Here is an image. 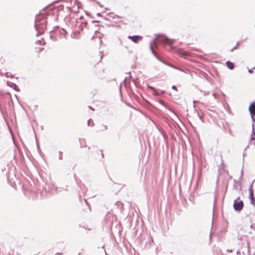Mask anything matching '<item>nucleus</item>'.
<instances>
[{"instance_id": "1", "label": "nucleus", "mask_w": 255, "mask_h": 255, "mask_svg": "<svg viewBox=\"0 0 255 255\" xmlns=\"http://www.w3.org/2000/svg\"><path fill=\"white\" fill-rule=\"evenodd\" d=\"M157 42H161L163 44H171L172 42L171 40L167 38L164 35H158L155 40Z\"/></svg>"}, {"instance_id": "11", "label": "nucleus", "mask_w": 255, "mask_h": 255, "mask_svg": "<svg viewBox=\"0 0 255 255\" xmlns=\"http://www.w3.org/2000/svg\"><path fill=\"white\" fill-rule=\"evenodd\" d=\"M239 44L236 43V45L233 47H230V50L232 52L234 50L237 49Z\"/></svg>"}, {"instance_id": "5", "label": "nucleus", "mask_w": 255, "mask_h": 255, "mask_svg": "<svg viewBox=\"0 0 255 255\" xmlns=\"http://www.w3.org/2000/svg\"><path fill=\"white\" fill-rule=\"evenodd\" d=\"M249 197L251 204H252L254 207H255V198L254 197V192L252 190H251L250 192Z\"/></svg>"}, {"instance_id": "13", "label": "nucleus", "mask_w": 255, "mask_h": 255, "mask_svg": "<svg viewBox=\"0 0 255 255\" xmlns=\"http://www.w3.org/2000/svg\"><path fill=\"white\" fill-rule=\"evenodd\" d=\"M44 50V48H41L40 49V50L39 51V52H38L39 53L41 51H42V50Z\"/></svg>"}, {"instance_id": "12", "label": "nucleus", "mask_w": 255, "mask_h": 255, "mask_svg": "<svg viewBox=\"0 0 255 255\" xmlns=\"http://www.w3.org/2000/svg\"><path fill=\"white\" fill-rule=\"evenodd\" d=\"M172 89H173V90H175V91H177V87H176V86H174H174H173L172 87Z\"/></svg>"}, {"instance_id": "7", "label": "nucleus", "mask_w": 255, "mask_h": 255, "mask_svg": "<svg viewBox=\"0 0 255 255\" xmlns=\"http://www.w3.org/2000/svg\"><path fill=\"white\" fill-rule=\"evenodd\" d=\"M177 52L179 53V54L183 56H189V54L187 51L183 50V49H178L177 50Z\"/></svg>"}, {"instance_id": "8", "label": "nucleus", "mask_w": 255, "mask_h": 255, "mask_svg": "<svg viewBox=\"0 0 255 255\" xmlns=\"http://www.w3.org/2000/svg\"><path fill=\"white\" fill-rule=\"evenodd\" d=\"M226 65L231 70H233L234 68V63L230 61L226 62Z\"/></svg>"}, {"instance_id": "15", "label": "nucleus", "mask_w": 255, "mask_h": 255, "mask_svg": "<svg viewBox=\"0 0 255 255\" xmlns=\"http://www.w3.org/2000/svg\"><path fill=\"white\" fill-rule=\"evenodd\" d=\"M44 27H46V24H44Z\"/></svg>"}, {"instance_id": "9", "label": "nucleus", "mask_w": 255, "mask_h": 255, "mask_svg": "<svg viewBox=\"0 0 255 255\" xmlns=\"http://www.w3.org/2000/svg\"><path fill=\"white\" fill-rule=\"evenodd\" d=\"M88 125L89 126H90V127H93L94 125V122L93 120H89L88 121Z\"/></svg>"}, {"instance_id": "14", "label": "nucleus", "mask_w": 255, "mask_h": 255, "mask_svg": "<svg viewBox=\"0 0 255 255\" xmlns=\"http://www.w3.org/2000/svg\"><path fill=\"white\" fill-rule=\"evenodd\" d=\"M45 44V42L44 41H43V43H41V44Z\"/></svg>"}, {"instance_id": "10", "label": "nucleus", "mask_w": 255, "mask_h": 255, "mask_svg": "<svg viewBox=\"0 0 255 255\" xmlns=\"http://www.w3.org/2000/svg\"><path fill=\"white\" fill-rule=\"evenodd\" d=\"M96 36H98L99 38V40L100 41V42H101V39L102 37L103 34H101L99 32H97L96 33Z\"/></svg>"}, {"instance_id": "2", "label": "nucleus", "mask_w": 255, "mask_h": 255, "mask_svg": "<svg viewBox=\"0 0 255 255\" xmlns=\"http://www.w3.org/2000/svg\"><path fill=\"white\" fill-rule=\"evenodd\" d=\"M108 129V127L106 125L103 124L99 125L97 129V133L99 134H104Z\"/></svg>"}, {"instance_id": "3", "label": "nucleus", "mask_w": 255, "mask_h": 255, "mask_svg": "<svg viewBox=\"0 0 255 255\" xmlns=\"http://www.w3.org/2000/svg\"><path fill=\"white\" fill-rule=\"evenodd\" d=\"M234 208L236 211H241L244 207V203L243 201H240L237 202L235 200L233 205Z\"/></svg>"}, {"instance_id": "4", "label": "nucleus", "mask_w": 255, "mask_h": 255, "mask_svg": "<svg viewBox=\"0 0 255 255\" xmlns=\"http://www.w3.org/2000/svg\"><path fill=\"white\" fill-rule=\"evenodd\" d=\"M128 38L134 43H138L139 41L142 39V37L138 35L128 36Z\"/></svg>"}, {"instance_id": "6", "label": "nucleus", "mask_w": 255, "mask_h": 255, "mask_svg": "<svg viewBox=\"0 0 255 255\" xmlns=\"http://www.w3.org/2000/svg\"><path fill=\"white\" fill-rule=\"evenodd\" d=\"M249 111L252 115L255 116V103H253L250 105Z\"/></svg>"}]
</instances>
